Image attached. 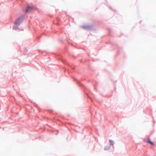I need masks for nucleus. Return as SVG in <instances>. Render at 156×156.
Wrapping results in <instances>:
<instances>
[{
	"mask_svg": "<svg viewBox=\"0 0 156 156\" xmlns=\"http://www.w3.org/2000/svg\"><path fill=\"white\" fill-rule=\"evenodd\" d=\"M144 141L149 144H150V145L154 146V143L151 140L148 138H147L146 139H144Z\"/></svg>",
	"mask_w": 156,
	"mask_h": 156,
	"instance_id": "obj_1",
	"label": "nucleus"
},
{
	"mask_svg": "<svg viewBox=\"0 0 156 156\" xmlns=\"http://www.w3.org/2000/svg\"><path fill=\"white\" fill-rule=\"evenodd\" d=\"M34 8L33 7L30 6L29 5L27 7L26 11L27 12H30L33 10Z\"/></svg>",
	"mask_w": 156,
	"mask_h": 156,
	"instance_id": "obj_2",
	"label": "nucleus"
},
{
	"mask_svg": "<svg viewBox=\"0 0 156 156\" xmlns=\"http://www.w3.org/2000/svg\"><path fill=\"white\" fill-rule=\"evenodd\" d=\"M20 22V19H18L16 20L15 23V24H17L18 25H19Z\"/></svg>",
	"mask_w": 156,
	"mask_h": 156,
	"instance_id": "obj_3",
	"label": "nucleus"
},
{
	"mask_svg": "<svg viewBox=\"0 0 156 156\" xmlns=\"http://www.w3.org/2000/svg\"><path fill=\"white\" fill-rule=\"evenodd\" d=\"M18 25L16 24H14V25L13 27V29L15 30H16L18 29Z\"/></svg>",
	"mask_w": 156,
	"mask_h": 156,
	"instance_id": "obj_4",
	"label": "nucleus"
},
{
	"mask_svg": "<svg viewBox=\"0 0 156 156\" xmlns=\"http://www.w3.org/2000/svg\"><path fill=\"white\" fill-rule=\"evenodd\" d=\"M109 142L110 143V144L111 145H113V144H114V142L112 140H109Z\"/></svg>",
	"mask_w": 156,
	"mask_h": 156,
	"instance_id": "obj_5",
	"label": "nucleus"
},
{
	"mask_svg": "<svg viewBox=\"0 0 156 156\" xmlns=\"http://www.w3.org/2000/svg\"><path fill=\"white\" fill-rule=\"evenodd\" d=\"M105 150H107L108 149H106V148H105Z\"/></svg>",
	"mask_w": 156,
	"mask_h": 156,
	"instance_id": "obj_6",
	"label": "nucleus"
}]
</instances>
